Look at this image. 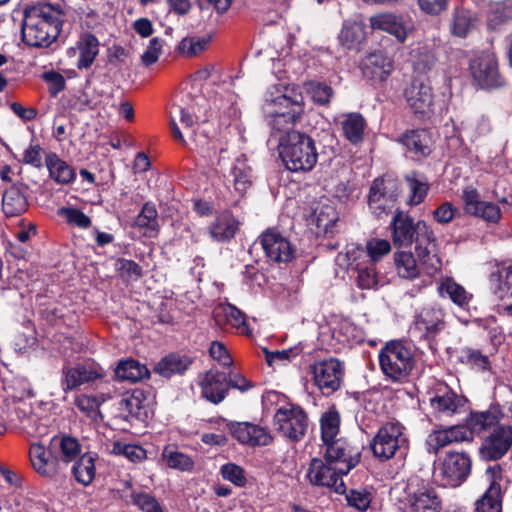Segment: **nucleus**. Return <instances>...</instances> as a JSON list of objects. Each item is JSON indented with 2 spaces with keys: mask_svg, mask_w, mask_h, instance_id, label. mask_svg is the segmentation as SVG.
Listing matches in <instances>:
<instances>
[{
  "mask_svg": "<svg viewBox=\"0 0 512 512\" xmlns=\"http://www.w3.org/2000/svg\"><path fill=\"white\" fill-rule=\"evenodd\" d=\"M408 105L414 114L426 116L431 111L433 104L432 88L420 79H414L405 90Z\"/></svg>",
  "mask_w": 512,
  "mask_h": 512,
  "instance_id": "obj_21",
  "label": "nucleus"
},
{
  "mask_svg": "<svg viewBox=\"0 0 512 512\" xmlns=\"http://www.w3.org/2000/svg\"><path fill=\"white\" fill-rule=\"evenodd\" d=\"M130 497L132 503L143 512H163L156 498L149 493L133 491Z\"/></svg>",
  "mask_w": 512,
  "mask_h": 512,
  "instance_id": "obj_59",
  "label": "nucleus"
},
{
  "mask_svg": "<svg viewBox=\"0 0 512 512\" xmlns=\"http://www.w3.org/2000/svg\"><path fill=\"white\" fill-rule=\"evenodd\" d=\"M59 215L65 218L69 224L79 228L85 229L91 225V219L77 208L62 207L59 210Z\"/></svg>",
  "mask_w": 512,
  "mask_h": 512,
  "instance_id": "obj_61",
  "label": "nucleus"
},
{
  "mask_svg": "<svg viewBox=\"0 0 512 512\" xmlns=\"http://www.w3.org/2000/svg\"><path fill=\"white\" fill-rule=\"evenodd\" d=\"M28 186L22 182L6 188L2 195V210L7 217L19 216L28 209L26 192Z\"/></svg>",
  "mask_w": 512,
  "mask_h": 512,
  "instance_id": "obj_26",
  "label": "nucleus"
},
{
  "mask_svg": "<svg viewBox=\"0 0 512 512\" xmlns=\"http://www.w3.org/2000/svg\"><path fill=\"white\" fill-rule=\"evenodd\" d=\"M176 109L178 112L179 121L185 129L187 139L180 130L175 117L171 116L170 127L173 138L180 142L182 145L189 148L199 147L206 144V137L197 133L198 124L194 119L193 111L189 107L178 106Z\"/></svg>",
  "mask_w": 512,
  "mask_h": 512,
  "instance_id": "obj_13",
  "label": "nucleus"
},
{
  "mask_svg": "<svg viewBox=\"0 0 512 512\" xmlns=\"http://www.w3.org/2000/svg\"><path fill=\"white\" fill-rule=\"evenodd\" d=\"M392 240L396 247L414 246L419 263L432 276L441 268V260L436 253L437 239L433 229L423 220H415L409 214L397 210L392 222Z\"/></svg>",
  "mask_w": 512,
  "mask_h": 512,
  "instance_id": "obj_1",
  "label": "nucleus"
},
{
  "mask_svg": "<svg viewBox=\"0 0 512 512\" xmlns=\"http://www.w3.org/2000/svg\"><path fill=\"white\" fill-rule=\"evenodd\" d=\"M199 386L202 396L213 404L221 403L229 391L227 375L212 369L202 375Z\"/></svg>",
  "mask_w": 512,
  "mask_h": 512,
  "instance_id": "obj_20",
  "label": "nucleus"
},
{
  "mask_svg": "<svg viewBox=\"0 0 512 512\" xmlns=\"http://www.w3.org/2000/svg\"><path fill=\"white\" fill-rule=\"evenodd\" d=\"M102 377V374L92 366L78 363L74 366L66 365L62 368V389L65 393L75 390L86 383L93 382Z\"/></svg>",
  "mask_w": 512,
  "mask_h": 512,
  "instance_id": "obj_23",
  "label": "nucleus"
},
{
  "mask_svg": "<svg viewBox=\"0 0 512 512\" xmlns=\"http://www.w3.org/2000/svg\"><path fill=\"white\" fill-rule=\"evenodd\" d=\"M273 420L278 433L291 442L300 441L308 428L307 413L298 405L288 404L280 407Z\"/></svg>",
  "mask_w": 512,
  "mask_h": 512,
  "instance_id": "obj_8",
  "label": "nucleus"
},
{
  "mask_svg": "<svg viewBox=\"0 0 512 512\" xmlns=\"http://www.w3.org/2000/svg\"><path fill=\"white\" fill-rule=\"evenodd\" d=\"M366 121L359 113H350L342 121V130L344 136L352 144H357L363 140Z\"/></svg>",
  "mask_w": 512,
  "mask_h": 512,
  "instance_id": "obj_50",
  "label": "nucleus"
},
{
  "mask_svg": "<svg viewBox=\"0 0 512 512\" xmlns=\"http://www.w3.org/2000/svg\"><path fill=\"white\" fill-rule=\"evenodd\" d=\"M311 372L317 387L324 394L329 395L340 388L344 375V367L339 360L330 358L313 364L311 366Z\"/></svg>",
  "mask_w": 512,
  "mask_h": 512,
  "instance_id": "obj_10",
  "label": "nucleus"
},
{
  "mask_svg": "<svg viewBox=\"0 0 512 512\" xmlns=\"http://www.w3.org/2000/svg\"><path fill=\"white\" fill-rule=\"evenodd\" d=\"M490 281L498 298H512V264L497 266L490 276Z\"/></svg>",
  "mask_w": 512,
  "mask_h": 512,
  "instance_id": "obj_39",
  "label": "nucleus"
},
{
  "mask_svg": "<svg viewBox=\"0 0 512 512\" xmlns=\"http://www.w3.org/2000/svg\"><path fill=\"white\" fill-rule=\"evenodd\" d=\"M215 317L219 321L220 317H224L226 322L233 327H246L245 315L242 311L233 305L218 307L215 310Z\"/></svg>",
  "mask_w": 512,
  "mask_h": 512,
  "instance_id": "obj_56",
  "label": "nucleus"
},
{
  "mask_svg": "<svg viewBox=\"0 0 512 512\" xmlns=\"http://www.w3.org/2000/svg\"><path fill=\"white\" fill-rule=\"evenodd\" d=\"M278 148L282 161L290 171H311L317 163L315 141L306 133L286 130L279 136Z\"/></svg>",
  "mask_w": 512,
  "mask_h": 512,
  "instance_id": "obj_3",
  "label": "nucleus"
},
{
  "mask_svg": "<svg viewBox=\"0 0 512 512\" xmlns=\"http://www.w3.org/2000/svg\"><path fill=\"white\" fill-rule=\"evenodd\" d=\"M430 406L439 417L451 416L462 406V399L446 387L442 394L436 393L430 398Z\"/></svg>",
  "mask_w": 512,
  "mask_h": 512,
  "instance_id": "obj_37",
  "label": "nucleus"
},
{
  "mask_svg": "<svg viewBox=\"0 0 512 512\" xmlns=\"http://www.w3.org/2000/svg\"><path fill=\"white\" fill-rule=\"evenodd\" d=\"M397 141L402 144L413 160L420 161L433 151L434 141L427 129H411L400 135Z\"/></svg>",
  "mask_w": 512,
  "mask_h": 512,
  "instance_id": "obj_19",
  "label": "nucleus"
},
{
  "mask_svg": "<svg viewBox=\"0 0 512 512\" xmlns=\"http://www.w3.org/2000/svg\"><path fill=\"white\" fill-rule=\"evenodd\" d=\"M512 447V426L498 425L484 438L479 449L483 459L497 461Z\"/></svg>",
  "mask_w": 512,
  "mask_h": 512,
  "instance_id": "obj_11",
  "label": "nucleus"
},
{
  "mask_svg": "<svg viewBox=\"0 0 512 512\" xmlns=\"http://www.w3.org/2000/svg\"><path fill=\"white\" fill-rule=\"evenodd\" d=\"M46 166L49 176L58 184H69L76 177L74 168L55 153L46 155Z\"/></svg>",
  "mask_w": 512,
  "mask_h": 512,
  "instance_id": "obj_38",
  "label": "nucleus"
},
{
  "mask_svg": "<svg viewBox=\"0 0 512 512\" xmlns=\"http://www.w3.org/2000/svg\"><path fill=\"white\" fill-rule=\"evenodd\" d=\"M374 265V263L364 260L356 262L352 268V271L357 274L356 282L361 289H371L377 285V273Z\"/></svg>",
  "mask_w": 512,
  "mask_h": 512,
  "instance_id": "obj_53",
  "label": "nucleus"
},
{
  "mask_svg": "<svg viewBox=\"0 0 512 512\" xmlns=\"http://www.w3.org/2000/svg\"><path fill=\"white\" fill-rule=\"evenodd\" d=\"M321 436L324 444H329L335 440L339 433L340 415L335 407L330 408L322 414L321 419Z\"/></svg>",
  "mask_w": 512,
  "mask_h": 512,
  "instance_id": "obj_51",
  "label": "nucleus"
},
{
  "mask_svg": "<svg viewBox=\"0 0 512 512\" xmlns=\"http://www.w3.org/2000/svg\"><path fill=\"white\" fill-rule=\"evenodd\" d=\"M367 261L376 263L391 252V244L388 240L372 238L366 243Z\"/></svg>",
  "mask_w": 512,
  "mask_h": 512,
  "instance_id": "obj_55",
  "label": "nucleus"
},
{
  "mask_svg": "<svg viewBox=\"0 0 512 512\" xmlns=\"http://www.w3.org/2000/svg\"><path fill=\"white\" fill-rule=\"evenodd\" d=\"M414 53V69L417 72L426 73L434 67L436 63V57L428 47H418L416 50H414Z\"/></svg>",
  "mask_w": 512,
  "mask_h": 512,
  "instance_id": "obj_57",
  "label": "nucleus"
},
{
  "mask_svg": "<svg viewBox=\"0 0 512 512\" xmlns=\"http://www.w3.org/2000/svg\"><path fill=\"white\" fill-rule=\"evenodd\" d=\"M415 326L418 330L424 332L426 339H435L446 327L444 310L440 307L422 309L416 317Z\"/></svg>",
  "mask_w": 512,
  "mask_h": 512,
  "instance_id": "obj_28",
  "label": "nucleus"
},
{
  "mask_svg": "<svg viewBox=\"0 0 512 512\" xmlns=\"http://www.w3.org/2000/svg\"><path fill=\"white\" fill-rule=\"evenodd\" d=\"M162 460L169 468L180 471H190L194 466L192 458L181 452L173 445H167L164 447L162 451Z\"/></svg>",
  "mask_w": 512,
  "mask_h": 512,
  "instance_id": "obj_47",
  "label": "nucleus"
},
{
  "mask_svg": "<svg viewBox=\"0 0 512 512\" xmlns=\"http://www.w3.org/2000/svg\"><path fill=\"white\" fill-rule=\"evenodd\" d=\"M339 219L335 207L329 204L318 205L312 214L311 223L316 226L317 235H333Z\"/></svg>",
  "mask_w": 512,
  "mask_h": 512,
  "instance_id": "obj_31",
  "label": "nucleus"
},
{
  "mask_svg": "<svg viewBox=\"0 0 512 512\" xmlns=\"http://www.w3.org/2000/svg\"><path fill=\"white\" fill-rule=\"evenodd\" d=\"M472 461L464 452H447L441 463V475L446 485L458 487L471 472Z\"/></svg>",
  "mask_w": 512,
  "mask_h": 512,
  "instance_id": "obj_12",
  "label": "nucleus"
},
{
  "mask_svg": "<svg viewBox=\"0 0 512 512\" xmlns=\"http://www.w3.org/2000/svg\"><path fill=\"white\" fill-rule=\"evenodd\" d=\"M261 246L270 261L287 263L294 258L295 249L279 232L268 230L261 235Z\"/></svg>",
  "mask_w": 512,
  "mask_h": 512,
  "instance_id": "obj_17",
  "label": "nucleus"
},
{
  "mask_svg": "<svg viewBox=\"0 0 512 512\" xmlns=\"http://www.w3.org/2000/svg\"><path fill=\"white\" fill-rule=\"evenodd\" d=\"M372 30L385 31L393 35L398 42L404 43L408 37L410 29L406 26L402 16L393 13H379L369 19Z\"/></svg>",
  "mask_w": 512,
  "mask_h": 512,
  "instance_id": "obj_25",
  "label": "nucleus"
},
{
  "mask_svg": "<svg viewBox=\"0 0 512 512\" xmlns=\"http://www.w3.org/2000/svg\"><path fill=\"white\" fill-rule=\"evenodd\" d=\"M410 190V205H418L422 203L429 191V183L427 178L416 171H412L404 176Z\"/></svg>",
  "mask_w": 512,
  "mask_h": 512,
  "instance_id": "obj_46",
  "label": "nucleus"
},
{
  "mask_svg": "<svg viewBox=\"0 0 512 512\" xmlns=\"http://www.w3.org/2000/svg\"><path fill=\"white\" fill-rule=\"evenodd\" d=\"M502 488L492 481L485 493L475 502V512H502Z\"/></svg>",
  "mask_w": 512,
  "mask_h": 512,
  "instance_id": "obj_41",
  "label": "nucleus"
},
{
  "mask_svg": "<svg viewBox=\"0 0 512 512\" xmlns=\"http://www.w3.org/2000/svg\"><path fill=\"white\" fill-rule=\"evenodd\" d=\"M116 271L125 281L138 280L142 277V268L133 260L119 258L115 264Z\"/></svg>",
  "mask_w": 512,
  "mask_h": 512,
  "instance_id": "obj_58",
  "label": "nucleus"
},
{
  "mask_svg": "<svg viewBox=\"0 0 512 512\" xmlns=\"http://www.w3.org/2000/svg\"><path fill=\"white\" fill-rule=\"evenodd\" d=\"M114 372L117 379L130 382H138L150 376L148 368L134 359L121 360Z\"/></svg>",
  "mask_w": 512,
  "mask_h": 512,
  "instance_id": "obj_40",
  "label": "nucleus"
},
{
  "mask_svg": "<svg viewBox=\"0 0 512 512\" xmlns=\"http://www.w3.org/2000/svg\"><path fill=\"white\" fill-rule=\"evenodd\" d=\"M437 292L441 298L450 300L458 308L466 311L470 309L473 294L456 282L454 278L442 277L439 279Z\"/></svg>",
  "mask_w": 512,
  "mask_h": 512,
  "instance_id": "obj_24",
  "label": "nucleus"
},
{
  "mask_svg": "<svg viewBox=\"0 0 512 512\" xmlns=\"http://www.w3.org/2000/svg\"><path fill=\"white\" fill-rule=\"evenodd\" d=\"M348 504L357 510L364 512L371 504V494L366 490H350L346 494Z\"/></svg>",
  "mask_w": 512,
  "mask_h": 512,
  "instance_id": "obj_63",
  "label": "nucleus"
},
{
  "mask_svg": "<svg viewBox=\"0 0 512 512\" xmlns=\"http://www.w3.org/2000/svg\"><path fill=\"white\" fill-rule=\"evenodd\" d=\"M392 195H387V187L384 180L375 179L368 196V203L371 209L383 212L387 208V203L392 202Z\"/></svg>",
  "mask_w": 512,
  "mask_h": 512,
  "instance_id": "obj_52",
  "label": "nucleus"
},
{
  "mask_svg": "<svg viewBox=\"0 0 512 512\" xmlns=\"http://www.w3.org/2000/svg\"><path fill=\"white\" fill-rule=\"evenodd\" d=\"M379 363L385 376L397 382L410 375L415 366V359L409 347L400 341H391L382 348Z\"/></svg>",
  "mask_w": 512,
  "mask_h": 512,
  "instance_id": "obj_4",
  "label": "nucleus"
},
{
  "mask_svg": "<svg viewBox=\"0 0 512 512\" xmlns=\"http://www.w3.org/2000/svg\"><path fill=\"white\" fill-rule=\"evenodd\" d=\"M471 440V433L466 426H451L446 429L434 431L430 436L429 444L436 452L452 443Z\"/></svg>",
  "mask_w": 512,
  "mask_h": 512,
  "instance_id": "obj_32",
  "label": "nucleus"
},
{
  "mask_svg": "<svg viewBox=\"0 0 512 512\" xmlns=\"http://www.w3.org/2000/svg\"><path fill=\"white\" fill-rule=\"evenodd\" d=\"M71 468L75 480L87 486L95 478V457L90 453H84L73 462Z\"/></svg>",
  "mask_w": 512,
  "mask_h": 512,
  "instance_id": "obj_44",
  "label": "nucleus"
},
{
  "mask_svg": "<svg viewBox=\"0 0 512 512\" xmlns=\"http://www.w3.org/2000/svg\"><path fill=\"white\" fill-rule=\"evenodd\" d=\"M471 75L482 88H495L503 85L504 80L498 71V62L494 54L483 53L470 63Z\"/></svg>",
  "mask_w": 512,
  "mask_h": 512,
  "instance_id": "obj_14",
  "label": "nucleus"
},
{
  "mask_svg": "<svg viewBox=\"0 0 512 512\" xmlns=\"http://www.w3.org/2000/svg\"><path fill=\"white\" fill-rule=\"evenodd\" d=\"M365 27L361 19L345 20L338 36L340 44L347 49L356 48L366 38Z\"/></svg>",
  "mask_w": 512,
  "mask_h": 512,
  "instance_id": "obj_35",
  "label": "nucleus"
},
{
  "mask_svg": "<svg viewBox=\"0 0 512 512\" xmlns=\"http://www.w3.org/2000/svg\"><path fill=\"white\" fill-rule=\"evenodd\" d=\"M394 263L397 274L404 279H414L420 276V267L411 251H400L394 254Z\"/></svg>",
  "mask_w": 512,
  "mask_h": 512,
  "instance_id": "obj_43",
  "label": "nucleus"
},
{
  "mask_svg": "<svg viewBox=\"0 0 512 512\" xmlns=\"http://www.w3.org/2000/svg\"><path fill=\"white\" fill-rule=\"evenodd\" d=\"M157 210L154 205L145 203L135 219V226L144 229L143 235L153 237L158 233L159 224Z\"/></svg>",
  "mask_w": 512,
  "mask_h": 512,
  "instance_id": "obj_48",
  "label": "nucleus"
},
{
  "mask_svg": "<svg viewBox=\"0 0 512 512\" xmlns=\"http://www.w3.org/2000/svg\"><path fill=\"white\" fill-rule=\"evenodd\" d=\"M220 473L225 480L230 481L238 487L245 486L247 482L243 468L234 463L223 465L220 469Z\"/></svg>",
  "mask_w": 512,
  "mask_h": 512,
  "instance_id": "obj_62",
  "label": "nucleus"
},
{
  "mask_svg": "<svg viewBox=\"0 0 512 512\" xmlns=\"http://www.w3.org/2000/svg\"><path fill=\"white\" fill-rule=\"evenodd\" d=\"M62 11L50 3H37L24 10L22 40L31 47H48L59 36Z\"/></svg>",
  "mask_w": 512,
  "mask_h": 512,
  "instance_id": "obj_2",
  "label": "nucleus"
},
{
  "mask_svg": "<svg viewBox=\"0 0 512 512\" xmlns=\"http://www.w3.org/2000/svg\"><path fill=\"white\" fill-rule=\"evenodd\" d=\"M408 439L404 427L399 422H387L382 425L371 442L373 455L381 461L393 458L408 451Z\"/></svg>",
  "mask_w": 512,
  "mask_h": 512,
  "instance_id": "obj_5",
  "label": "nucleus"
},
{
  "mask_svg": "<svg viewBox=\"0 0 512 512\" xmlns=\"http://www.w3.org/2000/svg\"><path fill=\"white\" fill-rule=\"evenodd\" d=\"M475 13L464 8H456L452 15L451 32L458 37H465L476 27Z\"/></svg>",
  "mask_w": 512,
  "mask_h": 512,
  "instance_id": "obj_45",
  "label": "nucleus"
},
{
  "mask_svg": "<svg viewBox=\"0 0 512 512\" xmlns=\"http://www.w3.org/2000/svg\"><path fill=\"white\" fill-rule=\"evenodd\" d=\"M208 42V38L186 37L180 42L179 50L186 56L193 57L203 52Z\"/></svg>",
  "mask_w": 512,
  "mask_h": 512,
  "instance_id": "obj_60",
  "label": "nucleus"
},
{
  "mask_svg": "<svg viewBox=\"0 0 512 512\" xmlns=\"http://www.w3.org/2000/svg\"><path fill=\"white\" fill-rule=\"evenodd\" d=\"M393 70L392 60L382 52H374L367 57L363 73L375 81H384Z\"/></svg>",
  "mask_w": 512,
  "mask_h": 512,
  "instance_id": "obj_33",
  "label": "nucleus"
},
{
  "mask_svg": "<svg viewBox=\"0 0 512 512\" xmlns=\"http://www.w3.org/2000/svg\"><path fill=\"white\" fill-rule=\"evenodd\" d=\"M30 461L34 470L46 478L65 476L68 470L63 462L51 453L50 446L47 448L40 444H33L29 451Z\"/></svg>",
  "mask_w": 512,
  "mask_h": 512,
  "instance_id": "obj_15",
  "label": "nucleus"
},
{
  "mask_svg": "<svg viewBox=\"0 0 512 512\" xmlns=\"http://www.w3.org/2000/svg\"><path fill=\"white\" fill-rule=\"evenodd\" d=\"M48 445L51 453L58 457L67 469L72 462L79 458L82 452L79 440L67 434L52 437Z\"/></svg>",
  "mask_w": 512,
  "mask_h": 512,
  "instance_id": "obj_27",
  "label": "nucleus"
},
{
  "mask_svg": "<svg viewBox=\"0 0 512 512\" xmlns=\"http://www.w3.org/2000/svg\"><path fill=\"white\" fill-rule=\"evenodd\" d=\"M271 128L273 132L285 133L286 130H294V125L300 120L304 112V101L301 94L289 97L286 94L273 100Z\"/></svg>",
  "mask_w": 512,
  "mask_h": 512,
  "instance_id": "obj_7",
  "label": "nucleus"
},
{
  "mask_svg": "<svg viewBox=\"0 0 512 512\" xmlns=\"http://www.w3.org/2000/svg\"><path fill=\"white\" fill-rule=\"evenodd\" d=\"M104 401V395L98 397L81 394L75 398L74 405L85 417L91 421L97 422L102 419L100 406Z\"/></svg>",
  "mask_w": 512,
  "mask_h": 512,
  "instance_id": "obj_49",
  "label": "nucleus"
},
{
  "mask_svg": "<svg viewBox=\"0 0 512 512\" xmlns=\"http://www.w3.org/2000/svg\"><path fill=\"white\" fill-rule=\"evenodd\" d=\"M192 362L193 360L188 356L171 353L156 364L154 371L163 377L170 378L184 374Z\"/></svg>",
  "mask_w": 512,
  "mask_h": 512,
  "instance_id": "obj_36",
  "label": "nucleus"
},
{
  "mask_svg": "<svg viewBox=\"0 0 512 512\" xmlns=\"http://www.w3.org/2000/svg\"><path fill=\"white\" fill-rule=\"evenodd\" d=\"M163 39L154 37L149 41L146 51L141 56V61L144 66L149 67L159 59L163 48Z\"/></svg>",
  "mask_w": 512,
  "mask_h": 512,
  "instance_id": "obj_64",
  "label": "nucleus"
},
{
  "mask_svg": "<svg viewBox=\"0 0 512 512\" xmlns=\"http://www.w3.org/2000/svg\"><path fill=\"white\" fill-rule=\"evenodd\" d=\"M462 199L467 214L482 218L490 223H497L500 220L501 210L499 206L490 201H482L475 188H466L463 191Z\"/></svg>",
  "mask_w": 512,
  "mask_h": 512,
  "instance_id": "obj_18",
  "label": "nucleus"
},
{
  "mask_svg": "<svg viewBox=\"0 0 512 512\" xmlns=\"http://www.w3.org/2000/svg\"><path fill=\"white\" fill-rule=\"evenodd\" d=\"M503 416L498 405H492L486 411L471 412L467 418V429L471 433H481L490 428L498 426V422Z\"/></svg>",
  "mask_w": 512,
  "mask_h": 512,
  "instance_id": "obj_30",
  "label": "nucleus"
},
{
  "mask_svg": "<svg viewBox=\"0 0 512 512\" xmlns=\"http://www.w3.org/2000/svg\"><path fill=\"white\" fill-rule=\"evenodd\" d=\"M144 393L141 390L126 392L122 395L117 403V417L125 420H139L144 410Z\"/></svg>",
  "mask_w": 512,
  "mask_h": 512,
  "instance_id": "obj_29",
  "label": "nucleus"
},
{
  "mask_svg": "<svg viewBox=\"0 0 512 512\" xmlns=\"http://www.w3.org/2000/svg\"><path fill=\"white\" fill-rule=\"evenodd\" d=\"M344 474L338 471V468L328 463L325 459L314 458L311 461L308 478L311 484L333 488L335 492L342 494L345 492V484L342 480Z\"/></svg>",
  "mask_w": 512,
  "mask_h": 512,
  "instance_id": "obj_16",
  "label": "nucleus"
},
{
  "mask_svg": "<svg viewBox=\"0 0 512 512\" xmlns=\"http://www.w3.org/2000/svg\"><path fill=\"white\" fill-rule=\"evenodd\" d=\"M231 173L234 178L235 189L243 194L251 186V169L243 161H237Z\"/></svg>",
  "mask_w": 512,
  "mask_h": 512,
  "instance_id": "obj_54",
  "label": "nucleus"
},
{
  "mask_svg": "<svg viewBox=\"0 0 512 512\" xmlns=\"http://www.w3.org/2000/svg\"><path fill=\"white\" fill-rule=\"evenodd\" d=\"M324 459L338 468L342 474H348L361 459V448L351 442L337 439L326 444Z\"/></svg>",
  "mask_w": 512,
  "mask_h": 512,
  "instance_id": "obj_9",
  "label": "nucleus"
},
{
  "mask_svg": "<svg viewBox=\"0 0 512 512\" xmlns=\"http://www.w3.org/2000/svg\"><path fill=\"white\" fill-rule=\"evenodd\" d=\"M229 429L240 443L252 447L269 445L273 438L270 433L259 425L249 422L231 423Z\"/></svg>",
  "mask_w": 512,
  "mask_h": 512,
  "instance_id": "obj_22",
  "label": "nucleus"
},
{
  "mask_svg": "<svg viewBox=\"0 0 512 512\" xmlns=\"http://www.w3.org/2000/svg\"><path fill=\"white\" fill-rule=\"evenodd\" d=\"M408 490L406 501L401 506L402 512H441L442 500L431 483H423L418 476H414L410 479Z\"/></svg>",
  "mask_w": 512,
  "mask_h": 512,
  "instance_id": "obj_6",
  "label": "nucleus"
},
{
  "mask_svg": "<svg viewBox=\"0 0 512 512\" xmlns=\"http://www.w3.org/2000/svg\"><path fill=\"white\" fill-rule=\"evenodd\" d=\"M99 41L95 35L89 32L82 33L76 43V50L79 53L77 62L78 69H88L99 54Z\"/></svg>",
  "mask_w": 512,
  "mask_h": 512,
  "instance_id": "obj_34",
  "label": "nucleus"
},
{
  "mask_svg": "<svg viewBox=\"0 0 512 512\" xmlns=\"http://www.w3.org/2000/svg\"><path fill=\"white\" fill-rule=\"evenodd\" d=\"M238 229L237 221L230 213L220 214L209 228L210 236L218 241H226L234 237Z\"/></svg>",
  "mask_w": 512,
  "mask_h": 512,
  "instance_id": "obj_42",
  "label": "nucleus"
}]
</instances>
